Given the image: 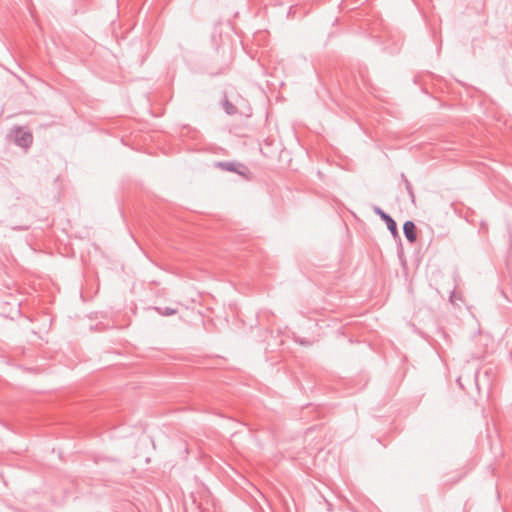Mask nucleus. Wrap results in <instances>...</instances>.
Returning a JSON list of instances; mask_svg holds the SVG:
<instances>
[{"label": "nucleus", "mask_w": 512, "mask_h": 512, "mask_svg": "<svg viewBox=\"0 0 512 512\" xmlns=\"http://www.w3.org/2000/svg\"><path fill=\"white\" fill-rule=\"evenodd\" d=\"M14 140L19 146L29 147L32 144L33 137L30 132L17 128L14 130Z\"/></svg>", "instance_id": "obj_1"}, {"label": "nucleus", "mask_w": 512, "mask_h": 512, "mask_svg": "<svg viewBox=\"0 0 512 512\" xmlns=\"http://www.w3.org/2000/svg\"><path fill=\"white\" fill-rule=\"evenodd\" d=\"M375 212L386 222L387 228L394 237L398 236V230L396 222L385 212L379 208H375Z\"/></svg>", "instance_id": "obj_2"}, {"label": "nucleus", "mask_w": 512, "mask_h": 512, "mask_svg": "<svg viewBox=\"0 0 512 512\" xmlns=\"http://www.w3.org/2000/svg\"><path fill=\"white\" fill-rule=\"evenodd\" d=\"M404 234L409 242L413 243L417 239V229L412 221H406L403 226Z\"/></svg>", "instance_id": "obj_3"}, {"label": "nucleus", "mask_w": 512, "mask_h": 512, "mask_svg": "<svg viewBox=\"0 0 512 512\" xmlns=\"http://www.w3.org/2000/svg\"><path fill=\"white\" fill-rule=\"evenodd\" d=\"M224 108L228 114H234L236 112L235 106L228 100L224 102Z\"/></svg>", "instance_id": "obj_4"}, {"label": "nucleus", "mask_w": 512, "mask_h": 512, "mask_svg": "<svg viewBox=\"0 0 512 512\" xmlns=\"http://www.w3.org/2000/svg\"><path fill=\"white\" fill-rule=\"evenodd\" d=\"M171 313V310H168V312H165V315H168Z\"/></svg>", "instance_id": "obj_5"}, {"label": "nucleus", "mask_w": 512, "mask_h": 512, "mask_svg": "<svg viewBox=\"0 0 512 512\" xmlns=\"http://www.w3.org/2000/svg\"><path fill=\"white\" fill-rule=\"evenodd\" d=\"M171 313V310H168V312H165V315H168Z\"/></svg>", "instance_id": "obj_6"}]
</instances>
